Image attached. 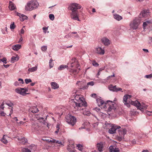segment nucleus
<instances>
[{"mask_svg":"<svg viewBox=\"0 0 152 152\" xmlns=\"http://www.w3.org/2000/svg\"><path fill=\"white\" fill-rule=\"evenodd\" d=\"M132 97V96L129 95H125L123 97V102L124 103H126L127 102H130L129 99Z\"/></svg>","mask_w":152,"mask_h":152,"instance_id":"20","label":"nucleus"},{"mask_svg":"<svg viewBox=\"0 0 152 152\" xmlns=\"http://www.w3.org/2000/svg\"><path fill=\"white\" fill-rule=\"evenodd\" d=\"M72 61L71 66V67H73L75 65V67L77 68H78L79 66V64L76 61V59L75 58H73L72 59Z\"/></svg>","mask_w":152,"mask_h":152,"instance_id":"14","label":"nucleus"},{"mask_svg":"<svg viewBox=\"0 0 152 152\" xmlns=\"http://www.w3.org/2000/svg\"><path fill=\"white\" fill-rule=\"evenodd\" d=\"M98 123H94L93 125V126L95 128V129H97L98 128Z\"/></svg>","mask_w":152,"mask_h":152,"instance_id":"43","label":"nucleus"},{"mask_svg":"<svg viewBox=\"0 0 152 152\" xmlns=\"http://www.w3.org/2000/svg\"><path fill=\"white\" fill-rule=\"evenodd\" d=\"M109 149L110 152H120L118 148H116L113 145L110 146Z\"/></svg>","mask_w":152,"mask_h":152,"instance_id":"18","label":"nucleus"},{"mask_svg":"<svg viewBox=\"0 0 152 152\" xmlns=\"http://www.w3.org/2000/svg\"><path fill=\"white\" fill-rule=\"evenodd\" d=\"M49 18L50 19L52 20H53L54 19V15L52 14H50L49 15Z\"/></svg>","mask_w":152,"mask_h":152,"instance_id":"40","label":"nucleus"},{"mask_svg":"<svg viewBox=\"0 0 152 152\" xmlns=\"http://www.w3.org/2000/svg\"><path fill=\"white\" fill-rule=\"evenodd\" d=\"M139 17L140 18L142 17L146 18L149 16L148 11L146 10H142L140 14Z\"/></svg>","mask_w":152,"mask_h":152,"instance_id":"11","label":"nucleus"},{"mask_svg":"<svg viewBox=\"0 0 152 152\" xmlns=\"http://www.w3.org/2000/svg\"><path fill=\"white\" fill-rule=\"evenodd\" d=\"M43 30L44 31L45 33H46V31L48 30V28L46 27H43L42 28Z\"/></svg>","mask_w":152,"mask_h":152,"instance_id":"57","label":"nucleus"},{"mask_svg":"<svg viewBox=\"0 0 152 152\" xmlns=\"http://www.w3.org/2000/svg\"><path fill=\"white\" fill-rule=\"evenodd\" d=\"M142 50L146 53L148 52V50L147 49H143Z\"/></svg>","mask_w":152,"mask_h":152,"instance_id":"60","label":"nucleus"},{"mask_svg":"<svg viewBox=\"0 0 152 152\" xmlns=\"http://www.w3.org/2000/svg\"><path fill=\"white\" fill-rule=\"evenodd\" d=\"M7 104L10 107H11L13 105V104L12 103H10V104Z\"/></svg>","mask_w":152,"mask_h":152,"instance_id":"61","label":"nucleus"},{"mask_svg":"<svg viewBox=\"0 0 152 152\" xmlns=\"http://www.w3.org/2000/svg\"><path fill=\"white\" fill-rule=\"evenodd\" d=\"M73 34H76V35H75L74 36V37H78V35L77 34V32H73L71 33L70 34V35L71 36H73Z\"/></svg>","mask_w":152,"mask_h":152,"instance_id":"47","label":"nucleus"},{"mask_svg":"<svg viewBox=\"0 0 152 152\" xmlns=\"http://www.w3.org/2000/svg\"><path fill=\"white\" fill-rule=\"evenodd\" d=\"M94 84V81H91L87 83V86H86V88H88L89 86H93Z\"/></svg>","mask_w":152,"mask_h":152,"instance_id":"35","label":"nucleus"},{"mask_svg":"<svg viewBox=\"0 0 152 152\" xmlns=\"http://www.w3.org/2000/svg\"><path fill=\"white\" fill-rule=\"evenodd\" d=\"M131 104L136 106L138 109H140L142 112H144V110L147 108L148 106L143 103L141 104L137 101H131Z\"/></svg>","mask_w":152,"mask_h":152,"instance_id":"5","label":"nucleus"},{"mask_svg":"<svg viewBox=\"0 0 152 152\" xmlns=\"http://www.w3.org/2000/svg\"><path fill=\"white\" fill-rule=\"evenodd\" d=\"M104 143L103 142H101L97 144V147L98 151L101 152L103 151L104 147Z\"/></svg>","mask_w":152,"mask_h":152,"instance_id":"19","label":"nucleus"},{"mask_svg":"<svg viewBox=\"0 0 152 152\" xmlns=\"http://www.w3.org/2000/svg\"><path fill=\"white\" fill-rule=\"evenodd\" d=\"M51 85L52 86V88L54 89L57 88L59 87L58 85L55 82H51Z\"/></svg>","mask_w":152,"mask_h":152,"instance_id":"23","label":"nucleus"},{"mask_svg":"<svg viewBox=\"0 0 152 152\" xmlns=\"http://www.w3.org/2000/svg\"><path fill=\"white\" fill-rule=\"evenodd\" d=\"M7 136L4 135L3 137L1 139V141L4 144H6L8 142V141L7 140Z\"/></svg>","mask_w":152,"mask_h":152,"instance_id":"25","label":"nucleus"},{"mask_svg":"<svg viewBox=\"0 0 152 152\" xmlns=\"http://www.w3.org/2000/svg\"><path fill=\"white\" fill-rule=\"evenodd\" d=\"M39 111L38 109L36 107H33L31 108V111L33 113H36Z\"/></svg>","mask_w":152,"mask_h":152,"instance_id":"27","label":"nucleus"},{"mask_svg":"<svg viewBox=\"0 0 152 152\" xmlns=\"http://www.w3.org/2000/svg\"><path fill=\"white\" fill-rule=\"evenodd\" d=\"M15 91L18 93L25 96L26 94V92L28 91V90L26 88H18L15 89Z\"/></svg>","mask_w":152,"mask_h":152,"instance_id":"8","label":"nucleus"},{"mask_svg":"<svg viewBox=\"0 0 152 152\" xmlns=\"http://www.w3.org/2000/svg\"><path fill=\"white\" fill-rule=\"evenodd\" d=\"M145 77H146L147 78H149L152 77V74H151L150 75H145Z\"/></svg>","mask_w":152,"mask_h":152,"instance_id":"48","label":"nucleus"},{"mask_svg":"<svg viewBox=\"0 0 152 152\" xmlns=\"http://www.w3.org/2000/svg\"><path fill=\"white\" fill-rule=\"evenodd\" d=\"M81 8V6L76 3L72 4L69 5L68 9L72 11L70 17L72 19L80 21L77 10L80 9Z\"/></svg>","mask_w":152,"mask_h":152,"instance_id":"2","label":"nucleus"},{"mask_svg":"<svg viewBox=\"0 0 152 152\" xmlns=\"http://www.w3.org/2000/svg\"><path fill=\"white\" fill-rule=\"evenodd\" d=\"M15 7L14 4L10 3L9 6V8L11 10H13L15 9Z\"/></svg>","mask_w":152,"mask_h":152,"instance_id":"33","label":"nucleus"},{"mask_svg":"<svg viewBox=\"0 0 152 152\" xmlns=\"http://www.w3.org/2000/svg\"><path fill=\"white\" fill-rule=\"evenodd\" d=\"M92 64L93 66H97L99 65V64L95 61H93L92 62Z\"/></svg>","mask_w":152,"mask_h":152,"instance_id":"46","label":"nucleus"},{"mask_svg":"<svg viewBox=\"0 0 152 152\" xmlns=\"http://www.w3.org/2000/svg\"><path fill=\"white\" fill-rule=\"evenodd\" d=\"M70 72L74 75L78 73V72H77V70L76 69H71Z\"/></svg>","mask_w":152,"mask_h":152,"instance_id":"37","label":"nucleus"},{"mask_svg":"<svg viewBox=\"0 0 152 152\" xmlns=\"http://www.w3.org/2000/svg\"><path fill=\"white\" fill-rule=\"evenodd\" d=\"M1 61L4 63L5 64H6L7 63V62H6L7 61V59L5 58H4L2 59H1Z\"/></svg>","mask_w":152,"mask_h":152,"instance_id":"44","label":"nucleus"},{"mask_svg":"<svg viewBox=\"0 0 152 152\" xmlns=\"http://www.w3.org/2000/svg\"><path fill=\"white\" fill-rule=\"evenodd\" d=\"M21 48V46L19 45H16L12 46V49L14 50L17 51Z\"/></svg>","mask_w":152,"mask_h":152,"instance_id":"24","label":"nucleus"},{"mask_svg":"<svg viewBox=\"0 0 152 152\" xmlns=\"http://www.w3.org/2000/svg\"><path fill=\"white\" fill-rule=\"evenodd\" d=\"M31 147L35 148V146L34 145H31L29 147L30 149H29L27 148H23L22 149V152H31V151H34V148L33 150Z\"/></svg>","mask_w":152,"mask_h":152,"instance_id":"15","label":"nucleus"},{"mask_svg":"<svg viewBox=\"0 0 152 152\" xmlns=\"http://www.w3.org/2000/svg\"><path fill=\"white\" fill-rule=\"evenodd\" d=\"M151 23V20H148V21L144 22L143 23V26L144 28L147 26L148 25L150 24Z\"/></svg>","mask_w":152,"mask_h":152,"instance_id":"29","label":"nucleus"},{"mask_svg":"<svg viewBox=\"0 0 152 152\" xmlns=\"http://www.w3.org/2000/svg\"><path fill=\"white\" fill-rule=\"evenodd\" d=\"M124 104L126 105V106L128 107H129L130 106V105L129 104V102H126V103H124Z\"/></svg>","mask_w":152,"mask_h":152,"instance_id":"55","label":"nucleus"},{"mask_svg":"<svg viewBox=\"0 0 152 152\" xmlns=\"http://www.w3.org/2000/svg\"><path fill=\"white\" fill-rule=\"evenodd\" d=\"M39 5L37 1L35 0L28 2L25 6V9L27 11H31L37 8Z\"/></svg>","mask_w":152,"mask_h":152,"instance_id":"4","label":"nucleus"},{"mask_svg":"<svg viewBox=\"0 0 152 152\" xmlns=\"http://www.w3.org/2000/svg\"><path fill=\"white\" fill-rule=\"evenodd\" d=\"M140 21L138 19H135L133 21L131 22L130 26L131 28L134 29H137L140 24Z\"/></svg>","mask_w":152,"mask_h":152,"instance_id":"7","label":"nucleus"},{"mask_svg":"<svg viewBox=\"0 0 152 152\" xmlns=\"http://www.w3.org/2000/svg\"><path fill=\"white\" fill-rule=\"evenodd\" d=\"M37 67L35 66L31 68H29L28 69V71L29 72H34L37 70Z\"/></svg>","mask_w":152,"mask_h":152,"instance_id":"30","label":"nucleus"},{"mask_svg":"<svg viewBox=\"0 0 152 152\" xmlns=\"http://www.w3.org/2000/svg\"><path fill=\"white\" fill-rule=\"evenodd\" d=\"M24 33V29L22 28L21 30L20 33L21 34H23Z\"/></svg>","mask_w":152,"mask_h":152,"instance_id":"58","label":"nucleus"},{"mask_svg":"<svg viewBox=\"0 0 152 152\" xmlns=\"http://www.w3.org/2000/svg\"><path fill=\"white\" fill-rule=\"evenodd\" d=\"M96 53L101 55H103L105 53L104 49L100 47H96Z\"/></svg>","mask_w":152,"mask_h":152,"instance_id":"12","label":"nucleus"},{"mask_svg":"<svg viewBox=\"0 0 152 152\" xmlns=\"http://www.w3.org/2000/svg\"><path fill=\"white\" fill-rule=\"evenodd\" d=\"M18 140L19 141V142L21 144H24L27 142V139L25 137L18 138Z\"/></svg>","mask_w":152,"mask_h":152,"instance_id":"22","label":"nucleus"},{"mask_svg":"<svg viewBox=\"0 0 152 152\" xmlns=\"http://www.w3.org/2000/svg\"><path fill=\"white\" fill-rule=\"evenodd\" d=\"M15 25L14 24V23L11 24L10 26V28L11 29H14L15 28Z\"/></svg>","mask_w":152,"mask_h":152,"instance_id":"41","label":"nucleus"},{"mask_svg":"<svg viewBox=\"0 0 152 152\" xmlns=\"http://www.w3.org/2000/svg\"><path fill=\"white\" fill-rule=\"evenodd\" d=\"M35 84V83H31L30 85L31 86H33Z\"/></svg>","mask_w":152,"mask_h":152,"instance_id":"62","label":"nucleus"},{"mask_svg":"<svg viewBox=\"0 0 152 152\" xmlns=\"http://www.w3.org/2000/svg\"><path fill=\"white\" fill-rule=\"evenodd\" d=\"M120 128V126H117L115 125H112L111 128L109 130V132L111 134L115 133L116 129Z\"/></svg>","mask_w":152,"mask_h":152,"instance_id":"9","label":"nucleus"},{"mask_svg":"<svg viewBox=\"0 0 152 152\" xmlns=\"http://www.w3.org/2000/svg\"><path fill=\"white\" fill-rule=\"evenodd\" d=\"M25 81L26 84H28V83L32 82V80L31 79H25Z\"/></svg>","mask_w":152,"mask_h":152,"instance_id":"42","label":"nucleus"},{"mask_svg":"<svg viewBox=\"0 0 152 152\" xmlns=\"http://www.w3.org/2000/svg\"><path fill=\"white\" fill-rule=\"evenodd\" d=\"M53 61V60L52 59H50V61H49V66H50V68L53 67V63L52 62Z\"/></svg>","mask_w":152,"mask_h":152,"instance_id":"36","label":"nucleus"},{"mask_svg":"<svg viewBox=\"0 0 152 152\" xmlns=\"http://www.w3.org/2000/svg\"><path fill=\"white\" fill-rule=\"evenodd\" d=\"M121 134L123 135L125 134L126 132V129H123L122 130H121Z\"/></svg>","mask_w":152,"mask_h":152,"instance_id":"38","label":"nucleus"},{"mask_svg":"<svg viewBox=\"0 0 152 152\" xmlns=\"http://www.w3.org/2000/svg\"><path fill=\"white\" fill-rule=\"evenodd\" d=\"M3 66L5 67L6 68H8L10 66L8 64H7V65L4 64Z\"/></svg>","mask_w":152,"mask_h":152,"instance_id":"59","label":"nucleus"},{"mask_svg":"<svg viewBox=\"0 0 152 152\" xmlns=\"http://www.w3.org/2000/svg\"><path fill=\"white\" fill-rule=\"evenodd\" d=\"M75 146L73 144H69L67 147V150L70 152H75Z\"/></svg>","mask_w":152,"mask_h":152,"instance_id":"17","label":"nucleus"},{"mask_svg":"<svg viewBox=\"0 0 152 152\" xmlns=\"http://www.w3.org/2000/svg\"><path fill=\"white\" fill-rule=\"evenodd\" d=\"M18 82H15V86H16L18 85Z\"/></svg>","mask_w":152,"mask_h":152,"instance_id":"63","label":"nucleus"},{"mask_svg":"<svg viewBox=\"0 0 152 152\" xmlns=\"http://www.w3.org/2000/svg\"><path fill=\"white\" fill-rule=\"evenodd\" d=\"M5 113L3 111H1L0 112V115L2 116H5Z\"/></svg>","mask_w":152,"mask_h":152,"instance_id":"51","label":"nucleus"},{"mask_svg":"<svg viewBox=\"0 0 152 152\" xmlns=\"http://www.w3.org/2000/svg\"><path fill=\"white\" fill-rule=\"evenodd\" d=\"M142 152H148V151L147 150H144Z\"/></svg>","mask_w":152,"mask_h":152,"instance_id":"64","label":"nucleus"},{"mask_svg":"<svg viewBox=\"0 0 152 152\" xmlns=\"http://www.w3.org/2000/svg\"><path fill=\"white\" fill-rule=\"evenodd\" d=\"M68 67L67 65H61L58 68L59 70H61L64 69L65 68H67Z\"/></svg>","mask_w":152,"mask_h":152,"instance_id":"28","label":"nucleus"},{"mask_svg":"<svg viewBox=\"0 0 152 152\" xmlns=\"http://www.w3.org/2000/svg\"><path fill=\"white\" fill-rule=\"evenodd\" d=\"M102 43L105 46H108L110 44L109 40L106 37L103 38L101 39Z\"/></svg>","mask_w":152,"mask_h":152,"instance_id":"16","label":"nucleus"},{"mask_svg":"<svg viewBox=\"0 0 152 152\" xmlns=\"http://www.w3.org/2000/svg\"><path fill=\"white\" fill-rule=\"evenodd\" d=\"M20 37L19 39V40L18 42V43H20L23 40V37L22 35L20 34Z\"/></svg>","mask_w":152,"mask_h":152,"instance_id":"50","label":"nucleus"},{"mask_svg":"<svg viewBox=\"0 0 152 152\" xmlns=\"http://www.w3.org/2000/svg\"><path fill=\"white\" fill-rule=\"evenodd\" d=\"M19 59L18 56L16 57L12 56L11 58V61L12 62L14 63L15 61H17Z\"/></svg>","mask_w":152,"mask_h":152,"instance_id":"31","label":"nucleus"},{"mask_svg":"<svg viewBox=\"0 0 152 152\" xmlns=\"http://www.w3.org/2000/svg\"><path fill=\"white\" fill-rule=\"evenodd\" d=\"M17 15L20 17V20L21 21H23L25 20H27L28 17L26 15L18 13Z\"/></svg>","mask_w":152,"mask_h":152,"instance_id":"21","label":"nucleus"},{"mask_svg":"<svg viewBox=\"0 0 152 152\" xmlns=\"http://www.w3.org/2000/svg\"><path fill=\"white\" fill-rule=\"evenodd\" d=\"M50 142L56 143L61 144V142L60 140H56L54 139L50 140L49 141Z\"/></svg>","mask_w":152,"mask_h":152,"instance_id":"32","label":"nucleus"},{"mask_svg":"<svg viewBox=\"0 0 152 152\" xmlns=\"http://www.w3.org/2000/svg\"><path fill=\"white\" fill-rule=\"evenodd\" d=\"M59 124H57L56 126V130L55 131V133L56 134H58L59 132Z\"/></svg>","mask_w":152,"mask_h":152,"instance_id":"34","label":"nucleus"},{"mask_svg":"<svg viewBox=\"0 0 152 152\" xmlns=\"http://www.w3.org/2000/svg\"><path fill=\"white\" fill-rule=\"evenodd\" d=\"M146 114L149 116L152 115V111H147Z\"/></svg>","mask_w":152,"mask_h":152,"instance_id":"49","label":"nucleus"},{"mask_svg":"<svg viewBox=\"0 0 152 152\" xmlns=\"http://www.w3.org/2000/svg\"><path fill=\"white\" fill-rule=\"evenodd\" d=\"M77 147L78 148V149L80 151H82V150L83 149V147L82 145H81L80 144H78L77 145Z\"/></svg>","mask_w":152,"mask_h":152,"instance_id":"39","label":"nucleus"},{"mask_svg":"<svg viewBox=\"0 0 152 152\" xmlns=\"http://www.w3.org/2000/svg\"><path fill=\"white\" fill-rule=\"evenodd\" d=\"M4 103H2L1 105H0V108L2 110H3L4 108Z\"/></svg>","mask_w":152,"mask_h":152,"instance_id":"52","label":"nucleus"},{"mask_svg":"<svg viewBox=\"0 0 152 152\" xmlns=\"http://www.w3.org/2000/svg\"><path fill=\"white\" fill-rule=\"evenodd\" d=\"M96 101L98 106H101L104 109L107 108L108 111H110L111 110L115 109V104L112 101H108L106 103H104V101L99 98L97 99Z\"/></svg>","mask_w":152,"mask_h":152,"instance_id":"3","label":"nucleus"},{"mask_svg":"<svg viewBox=\"0 0 152 152\" xmlns=\"http://www.w3.org/2000/svg\"><path fill=\"white\" fill-rule=\"evenodd\" d=\"M65 118L66 122L72 126H74L76 122V118L70 115L67 116Z\"/></svg>","mask_w":152,"mask_h":152,"instance_id":"6","label":"nucleus"},{"mask_svg":"<svg viewBox=\"0 0 152 152\" xmlns=\"http://www.w3.org/2000/svg\"><path fill=\"white\" fill-rule=\"evenodd\" d=\"M114 77H115V75H114V74H113V75L109 76L108 77H107V79H108L109 78H111Z\"/></svg>","mask_w":152,"mask_h":152,"instance_id":"54","label":"nucleus"},{"mask_svg":"<svg viewBox=\"0 0 152 152\" xmlns=\"http://www.w3.org/2000/svg\"><path fill=\"white\" fill-rule=\"evenodd\" d=\"M114 18L115 19L118 21L122 19V17L118 14L114 15Z\"/></svg>","mask_w":152,"mask_h":152,"instance_id":"26","label":"nucleus"},{"mask_svg":"<svg viewBox=\"0 0 152 152\" xmlns=\"http://www.w3.org/2000/svg\"><path fill=\"white\" fill-rule=\"evenodd\" d=\"M75 102L73 104L76 110L83 111V113L84 115L89 116V111L85 110L86 107L87 106V103L85 101V99L82 95H76L75 96Z\"/></svg>","mask_w":152,"mask_h":152,"instance_id":"1","label":"nucleus"},{"mask_svg":"<svg viewBox=\"0 0 152 152\" xmlns=\"http://www.w3.org/2000/svg\"><path fill=\"white\" fill-rule=\"evenodd\" d=\"M41 50L43 51H45L47 49V47L46 46H44L42 47Z\"/></svg>","mask_w":152,"mask_h":152,"instance_id":"45","label":"nucleus"},{"mask_svg":"<svg viewBox=\"0 0 152 152\" xmlns=\"http://www.w3.org/2000/svg\"><path fill=\"white\" fill-rule=\"evenodd\" d=\"M18 81H19L21 82L22 83H24L23 80V79H21V78L19 79H18Z\"/></svg>","mask_w":152,"mask_h":152,"instance_id":"56","label":"nucleus"},{"mask_svg":"<svg viewBox=\"0 0 152 152\" xmlns=\"http://www.w3.org/2000/svg\"><path fill=\"white\" fill-rule=\"evenodd\" d=\"M91 96L92 97H93L94 98H96V95L95 94H93L91 95Z\"/></svg>","mask_w":152,"mask_h":152,"instance_id":"53","label":"nucleus"},{"mask_svg":"<svg viewBox=\"0 0 152 152\" xmlns=\"http://www.w3.org/2000/svg\"><path fill=\"white\" fill-rule=\"evenodd\" d=\"M109 88L110 91H112L115 92H117L118 91H121L122 90L121 88L117 87L116 86H113L112 84L109 86Z\"/></svg>","mask_w":152,"mask_h":152,"instance_id":"10","label":"nucleus"},{"mask_svg":"<svg viewBox=\"0 0 152 152\" xmlns=\"http://www.w3.org/2000/svg\"><path fill=\"white\" fill-rule=\"evenodd\" d=\"M31 127L32 129L34 130L39 131L41 130V127L39 126V124L36 122L34 123L32 125Z\"/></svg>","mask_w":152,"mask_h":152,"instance_id":"13","label":"nucleus"}]
</instances>
